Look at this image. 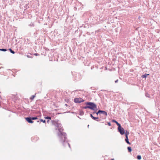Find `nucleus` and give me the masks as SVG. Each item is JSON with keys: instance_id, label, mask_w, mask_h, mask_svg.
<instances>
[{"instance_id": "obj_1", "label": "nucleus", "mask_w": 160, "mask_h": 160, "mask_svg": "<svg viewBox=\"0 0 160 160\" xmlns=\"http://www.w3.org/2000/svg\"><path fill=\"white\" fill-rule=\"evenodd\" d=\"M86 104L88 105L89 108L92 110H94L97 108L96 105L93 103L91 102H88L86 103Z\"/></svg>"}, {"instance_id": "obj_2", "label": "nucleus", "mask_w": 160, "mask_h": 160, "mask_svg": "<svg viewBox=\"0 0 160 160\" xmlns=\"http://www.w3.org/2000/svg\"><path fill=\"white\" fill-rule=\"evenodd\" d=\"M60 137L59 140L62 143H63L65 142L66 140V137L65 135V133L63 132H61V135H59Z\"/></svg>"}, {"instance_id": "obj_3", "label": "nucleus", "mask_w": 160, "mask_h": 160, "mask_svg": "<svg viewBox=\"0 0 160 160\" xmlns=\"http://www.w3.org/2000/svg\"><path fill=\"white\" fill-rule=\"evenodd\" d=\"M52 124L57 126L58 128H59L61 127V124L58 123V120H53L52 121Z\"/></svg>"}, {"instance_id": "obj_4", "label": "nucleus", "mask_w": 160, "mask_h": 160, "mask_svg": "<svg viewBox=\"0 0 160 160\" xmlns=\"http://www.w3.org/2000/svg\"><path fill=\"white\" fill-rule=\"evenodd\" d=\"M118 130L122 135H123L125 133V130L123 128L121 127L119 129H118Z\"/></svg>"}, {"instance_id": "obj_5", "label": "nucleus", "mask_w": 160, "mask_h": 160, "mask_svg": "<svg viewBox=\"0 0 160 160\" xmlns=\"http://www.w3.org/2000/svg\"><path fill=\"white\" fill-rule=\"evenodd\" d=\"M82 99L81 98H75L74 101L76 103H80L82 101Z\"/></svg>"}, {"instance_id": "obj_6", "label": "nucleus", "mask_w": 160, "mask_h": 160, "mask_svg": "<svg viewBox=\"0 0 160 160\" xmlns=\"http://www.w3.org/2000/svg\"><path fill=\"white\" fill-rule=\"evenodd\" d=\"M128 134H129V132H128V133H126L125 136H126V138L125 139V140L127 143H128L130 145V144H131V143L129 142L128 139Z\"/></svg>"}, {"instance_id": "obj_7", "label": "nucleus", "mask_w": 160, "mask_h": 160, "mask_svg": "<svg viewBox=\"0 0 160 160\" xmlns=\"http://www.w3.org/2000/svg\"><path fill=\"white\" fill-rule=\"evenodd\" d=\"M26 120L29 123H32L33 121L32 120V118H25Z\"/></svg>"}, {"instance_id": "obj_8", "label": "nucleus", "mask_w": 160, "mask_h": 160, "mask_svg": "<svg viewBox=\"0 0 160 160\" xmlns=\"http://www.w3.org/2000/svg\"><path fill=\"white\" fill-rule=\"evenodd\" d=\"M100 113L105 115V116H107L108 114L107 112L105 111L101 110Z\"/></svg>"}, {"instance_id": "obj_9", "label": "nucleus", "mask_w": 160, "mask_h": 160, "mask_svg": "<svg viewBox=\"0 0 160 160\" xmlns=\"http://www.w3.org/2000/svg\"><path fill=\"white\" fill-rule=\"evenodd\" d=\"M35 97V95H32L30 98V99L31 100H33V99Z\"/></svg>"}, {"instance_id": "obj_10", "label": "nucleus", "mask_w": 160, "mask_h": 160, "mask_svg": "<svg viewBox=\"0 0 160 160\" xmlns=\"http://www.w3.org/2000/svg\"><path fill=\"white\" fill-rule=\"evenodd\" d=\"M116 124L118 126V129H119V128L121 127L120 124L118 122H117Z\"/></svg>"}, {"instance_id": "obj_11", "label": "nucleus", "mask_w": 160, "mask_h": 160, "mask_svg": "<svg viewBox=\"0 0 160 160\" xmlns=\"http://www.w3.org/2000/svg\"><path fill=\"white\" fill-rule=\"evenodd\" d=\"M116 124L118 126V129H119V128L121 127L120 124L118 122H117Z\"/></svg>"}, {"instance_id": "obj_12", "label": "nucleus", "mask_w": 160, "mask_h": 160, "mask_svg": "<svg viewBox=\"0 0 160 160\" xmlns=\"http://www.w3.org/2000/svg\"><path fill=\"white\" fill-rule=\"evenodd\" d=\"M116 124L118 126V129H119V128L121 127L120 124L118 122H117Z\"/></svg>"}, {"instance_id": "obj_13", "label": "nucleus", "mask_w": 160, "mask_h": 160, "mask_svg": "<svg viewBox=\"0 0 160 160\" xmlns=\"http://www.w3.org/2000/svg\"><path fill=\"white\" fill-rule=\"evenodd\" d=\"M128 149L129 152H131L132 151L131 148L130 147H128Z\"/></svg>"}, {"instance_id": "obj_14", "label": "nucleus", "mask_w": 160, "mask_h": 160, "mask_svg": "<svg viewBox=\"0 0 160 160\" xmlns=\"http://www.w3.org/2000/svg\"><path fill=\"white\" fill-rule=\"evenodd\" d=\"M149 75V74H145L142 75V78H146V77H147V75Z\"/></svg>"}, {"instance_id": "obj_15", "label": "nucleus", "mask_w": 160, "mask_h": 160, "mask_svg": "<svg viewBox=\"0 0 160 160\" xmlns=\"http://www.w3.org/2000/svg\"><path fill=\"white\" fill-rule=\"evenodd\" d=\"M9 50L10 51V52L11 53H12V54L15 53V52L13 51L12 50L11 48L9 49Z\"/></svg>"}, {"instance_id": "obj_16", "label": "nucleus", "mask_w": 160, "mask_h": 160, "mask_svg": "<svg viewBox=\"0 0 160 160\" xmlns=\"http://www.w3.org/2000/svg\"><path fill=\"white\" fill-rule=\"evenodd\" d=\"M137 159L138 160H140L141 159V157L140 155H138L137 156Z\"/></svg>"}, {"instance_id": "obj_17", "label": "nucleus", "mask_w": 160, "mask_h": 160, "mask_svg": "<svg viewBox=\"0 0 160 160\" xmlns=\"http://www.w3.org/2000/svg\"><path fill=\"white\" fill-rule=\"evenodd\" d=\"M0 51L5 52L7 51V50L5 49H0Z\"/></svg>"}, {"instance_id": "obj_18", "label": "nucleus", "mask_w": 160, "mask_h": 160, "mask_svg": "<svg viewBox=\"0 0 160 160\" xmlns=\"http://www.w3.org/2000/svg\"><path fill=\"white\" fill-rule=\"evenodd\" d=\"M45 118L46 119H51V117H48H48H46Z\"/></svg>"}, {"instance_id": "obj_19", "label": "nucleus", "mask_w": 160, "mask_h": 160, "mask_svg": "<svg viewBox=\"0 0 160 160\" xmlns=\"http://www.w3.org/2000/svg\"><path fill=\"white\" fill-rule=\"evenodd\" d=\"M93 119L95 120H96V119H98V118H96V117H94L93 116V117L92 118Z\"/></svg>"}, {"instance_id": "obj_20", "label": "nucleus", "mask_w": 160, "mask_h": 160, "mask_svg": "<svg viewBox=\"0 0 160 160\" xmlns=\"http://www.w3.org/2000/svg\"><path fill=\"white\" fill-rule=\"evenodd\" d=\"M93 119L95 120H96V119H98V118H96V117H94L93 116V117L92 118Z\"/></svg>"}, {"instance_id": "obj_21", "label": "nucleus", "mask_w": 160, "mask_h": 160, "mask_svg": "<svg viewBox=\"0 0 160 160\" xmlns=\"http://www.w3.org/2000/svg\"><path fill=\"white\" fill-rule=\"evenodd\" d=\"M93 119L95 120H96V119H98V118H96V117H94L93 116V117L92 118Z\"/></svg>"}, {"instance_id": "obj_22", "label": "nucleus", "mask_w": 160, "mask_h": 160, "mask_svg": "<svg viewBox=\"0 0 160 160\" xmlns=\"http://www.w3.org/2000/svg\"><path fill=\"white\" fill-rule=\"evenodd\" d=\"M37 118H38L36 117L32 118V120H36L37 119Z\"/></svg>"}, {"instance_id": "obj_23", "label": "nucleus", "mask_w": 160, "mask_h": 160, "mask_svg": "<svg viewBox=\"0 0 160 160\" xmlns=\"http://www.w3.org/2000/svg\"><path fill=\"white\" fill-rule=\"evenodd\" d=\"M40 121L42 122H43V123H45L46 122V121L45 120H43L42 119H40Z\"/></svg>"}, {"instance_id": "obj_24", "label": "nucleus", "mask_w": 160, "mask_h": 160, "mask_svg": "<svg viewBox=\"0 0 160 160\" xmlns=\"http://www.w3.org/2000/svg\"><path fill=\"white\" fill-rule=\"evenodd\" d=\"M89 108V107L88 106H85V107H84L83 108H84V109H86V108Z\"/></svg>"}, {"instance_id": "obj_25", "label": "nucleus", "mask_w": 160, "mask_h": 160, "mask_svg": "<svg viewBox=\"0 0 160 160\" xmlns=\"http://www.w3.org/2000/svg\"><path fill=\"white\" fill-rule=\"evenodd\" d=\"M112 122H115L116 123L117 122V121H116V120H112Z\"/></svg>"}, {"instance_id": "obj_26", "label": "nucleus", "mask_w": 160, "mask_h": 160, "mask_svg": "<svg viewBox=\"0 0 160 160\" xmlns=\"http://www.w3.org/2000/svg\"><path fill=\"white\" fill-rule=\"evenodd\" d=\"M101 112V110H99L97 112V114H98L99 113Z\"/></svg>"}, {"instance_id": "obj_27", "label": "nucleus", "mask_w": 160, "mask_h": 160, "mask_svg": "<svg viewBox=\"0 0 160 160\" xmlns=\"http://www.w3.org/2000/svg\"><path fill=\"white\" fill-rule=\"evenodd\" d=\"M34 55L35 56H38V55H39V54H38V53H34Z\"/></svg>"}, {"instance_id": "obj_28", "label": "nucleus", "mask_w": 160, "mask_h": 160, "mask_svg": "<svg viewBox=\"0 0 160 160\" xmlns=\"http://www.w3.org/2000/svg\"><path fill=\"white\" fill-rule=\"evenodd\" d=\"M108 124L109 126H111V123L110 122H108Z\"/></svg>"}, {"instance_id": "obj_29", "label": "nucleus", "mask_w": 160, "mask_h": 160, "mask_svg": "<svg viewBox=\"0 0 160 160\" xmlns=\"http://www.w3.org/2000/svg\"><path fill=\"white\" fill-rule=\"evenodd\" d=\"M118 82V79H117V80H116V81H115V83H117V82Z\"/></svg>"}, {"instance_id": "obj_30", "label": "nucleus", "mask_w": 160, "mask_h": 160, "mask_svg": "<svg viewBox=\"0 0 160 160\" xmlns=\"http://www.w3.org/2000/svg\"><path fill=\"white\" fill-rule=\"evenodd\" d=\"M61 130H62V129L61 128L58 129V130H59V132H61Z\"/></svg>"}, {"instance_id": "obj_31", "label": "nucleus", "mask_w": 160, "mask_h": 160, "mask_svg": "<svg viewBox=\"0 0 160 160\" xmlns=\"http://www.w3.org/2000/svg\"><path fill=\"white\" fill-rule=\"evenodd\" d=\"M90 116H91V117L92 118V117H93V116L92 115V114H91L90 115Z\"/></svg>"}, {"instance_id": "obj_32", "label": "nucleus", "mask_w": 160, "mask_h": 160, "mask_svg": "<svg viewBox=\"0 0 160 160\" xmlns=\"http://www.w3.org/2000/svg\"><path fill=\"white\" fill-rule=\"evenodd\" d=\"M27 57H28V58H30V57L29 56H28V55H27Z\"/></svg>"}, {"instance_id": "obj_33", "label": "nucleus", "mask_w": 160, "mask_h": 160, "mask_svg": "<svg viewBox=\"0 0 160 160\" xmlns=\"http://www.w3.org/2000/svg\"><path fill=\"white\" fill-rule=\"evenodd\" d=\"M111 160H114V159H112Z\"/></svg>"}, {"instance_id": "obj_34", "label": "nucleus", "mask_w": 160, "mask_h": 160, "mask_svg": "<svg viewBox=\"0 0 160 160\" xmlns=\"http://www.w3.org/2000/svg\"><path fill=\"white\" fill-rule=\"evenodd\" d=\"M139 18H140V17H139Z\"/></svg>"}, {"instance_id": "obj_35", "label": "nucleus", "mask_w": 160, "mask_h": 160, "mask_svg": "<svg viewBox=\"0 0 160 160\" xmlns=\"http://www.w3.org/2000/svg\"><path fill=\"white\" fill-rule=\"evenodd\" d=\"M69 145V143H67Z\"/></svg>"}]
</instances>
